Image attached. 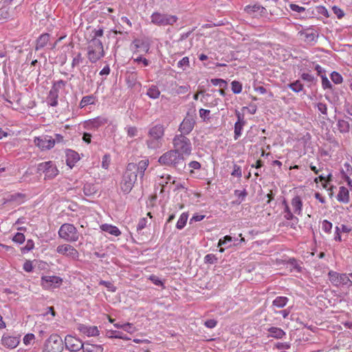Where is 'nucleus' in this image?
<instances>
[{"instance_id":"nucleus-6","label":"nucleus","mask_w":352,"mask_h":352,"mask_svg":"<svg viewBox=\"0 0 352 352\" xmlns=\"http://www.w3.org/2000/svg\"><path fill=\"white\" fill-rule=\"evenodd\" d=\"M136 182V172L129 170L128 167L126 166V170L123 173L120 182V190L124 194H129L132 190Z\"/></svg>"},{"instance_id":"nucleus-15","label":"nucleus","mask_w":352,"mask_h":352,"mask_svg":"<svg viewBox=\"0 0 352 352\" xmlns=\"http://www.w3.org/2000/svg\"><path fill=\"white\" fill-rule=\"evenodd\" d=\"M63 342L64 347L65 346L67 350L72 352H76L82 349L84 344L80 339L71 335L66 336Z\"/></svg>"},{"instance_id":"nucleus-36","label":"nucleus","mask_w":352,"mask_h":352,"mask_svg":"<svg viewBox=\"0 0 352 352\" xmlns=\"http://www.w3.org/2000/svg\"><path fill=\"white\" fill-rule=\"evenodd\" d=\"M161 179H164V181H162L160 184L162 186V190L164 189L165 185L168 184V183H170L172 184H175L176 181L173 179L171 175L166 174V175H162L160 176Z\"/></svg>"},{"instance_id":"nucleus-37","label":"nucleus","mask_w":352,"mask_h":352,"mask_svg":"<svg viewBox=\"0 0 352 352\" xmlns=\"http://www.w3.org/2000/svg\"><path fill=\"white\" fill-rule=\"evenodd\" d=\"M231 89L234 94H239L242 91L243 86L239 81L234 80L231 82Z\"/></svg>"},{"instance_id":"nucleus-1","label":"nucleus","mask_w":352,"mask_h":352,"mask_svg":"<svg viewBox=\"0 0 352 352\" xmlns=\"http://www.w3.org/2000/svg\"><path fill=\"white\" fill-rule=\"evenodd\" d=\"M165 128L162 124L151 126L148 132L146 144L149 149L156 150L162 147Z\"/></svg>"},{"instance_id":"nucleus-7","label":"nucleus","mask_w":352,"mask_h":352,"mask_svg":"<svg viewBox=\"0 0 352 352\" xmlns=\"http://www.w3.org/2000/svg\"><path fill=\"white\" fill-rule=\"evenodd\" d=\"M184 157L174 150L168 151L160 157L158 162L161 165L175 167L183 162Z\"/></svg>"},{"instance_id":"nucleus-27","label":"nucleus","mask_w":352,"mask_h":352,"mask_svg":"<svg viewBox=\"0 0 352 352\" xmlns=\"http://www.w3.org/2000/svg\"><path fill=\"white\" fill-rule=\"evenodd\" d=\"M50 36L47 33L40 35L36 40L35 50H38L45 47L50 41Z\"/></svg>"},{"instance_id":"nucleus-2","label":"nucleus","mask_w":352,"mask_h":352,"mask_svg":"<svg viewBox=\"0 0 352 352\" xmlns=\"http://www.w3.org/2000/svg\"><path fill=\"white\" fill-rule=\"evenodd\" d=\"M64 342L58 333L51 334L44 342L42 352H63Z\"/></svg>"},{"instance_id":"nucleus-10","label":"nucleus","mask_w":352,"mask_h":352,"mask_svg":"<svg viewBox=\"0 0 352 352\" xmlns=\"http://www.w3.org/2000/svg\"><path fill=\"white\" fill-rule=\"evenodd\" d=\"M33 142L34 145L41 151L50 150L55 146V140L54 138L47 135L34 137Z\"/></svg>"},{"instance_id":"nucleus-24","label":"nucleus","mask_w":352,"mask_h":352,"mask_svg":"<svg viewBox=\"0 0 352 352\" xmlns=\"http://www.w3.org/2000/svg\"><path fill=\"white\" fill-rule=\"evenodd\" d=\"M80 160L78 153L73 150H68L66 152V164L70 168L74 166L76 163Z\"/></svg>"},{"instance_id":"nucleus-54","label":"nucleus","mask_w":352,"mask_h":352,"mask_svg":"<svg viewBox=\"0 0 352 352\" xmlns=\"http://www.w3.org/2000/svg\"><path fill=\"white\" fill-rule=\"evenodd\" d=\"M33 268H34V267H33L32 261H29V260H27L23 265V269L26 272H32L33 270Z\"/></svg>"},{"instance_id":"nucleus-26","label":"nucleus","mask_w":352,"mask_h":352,"mask_svg":"<svg viewBox=\"0 0 352 352\" xmlns=\"http://www.w3.org/2000/svg\"><path fill=\"white\" fill-rule=\"evenodd\" d=\"M337 199L338 201L347 204L349 201V190L344 187L341 186L339 188V192L337 195Z\"/></svg>"},{"instance_id":"nucleus-41","label":"nucleus","mask_w":352,"mask_h":352,"mask_svg":"<svg viewBox=\"0 0 352 352\" xmlns=\"http://www.w3.org/2000/svg\"><path fill=\"white\" fill-rule=\"evenodd\" d=\"M65 86V82L63 80H60L56 81L53 83L51 91H55V92L58 94V91L60 89H63Z\"/></svg>"},{"instance_id":"nucleus-44","label":"nucleus","mask_w":352,"mask_h":352,"mask_svg":"<svg viewBox=\"0 0 352 352\" xmlns=\"http://www.w3.org/2000/svg\"><path fill=\"white\" fill-rule=\"evenodd\" d=\"M331 80L336 84L341 83L343 80L342 76L339 73L336 72H333L331 73Z\"/></svg>"},{"instance_id":"nucleus-34","label":"nucleus","mask_w":352,"mask_h":352,"mask_svg":"<svg viewBox=\"0 0 352 352\" xmlns=\"http://www.w3.org/2000/svg\"><path fill=\"white\" fill-rule=\"evenodd\" d=\"M288 302V298L285 296H278L273 301V305L278 308L285 307Z\"/></svg>"},{"instance_id":"nucleus-42","label":"nucleus","mask_w":352,"mask_h":352,"mask_svg":"<svg viewBox=\"0 0 352 352\" xmlns=\"http://www.w3.org/2000/svg\"><path fill=\"white\" fill-rule=\"evenodd\" d=\"M134 46L136 49L140 48V47H144L145 52H148L149 50V45L148 44H145L144 41H140L139 39H135L133 41Z\"/></svg>"},{"instance_id":"nucleus-12","label":"nucleus","mask_w":352,"mask_h":352,"mask_svg":"<svg viewBox=\"0 0 352 352\" xmlns=\"http://www.w3.org/2000/svg\"><path fill=\"white\" fill-rule=\"evenodd\" d=\"M328 276L330 282L334 286L352 285V281L346 274H340L334 271H330Z\"/></svg>"},{"instance_id":"nucleus-31","label":"nucleus","mask_w":352,"mask_h":352,"mask_svg":"<svg viewBox=\"0 0 352 352\" xmlns=\"http://www.w3.org/2000/svg\"><path fill=\"white\" fill-rule=\"evenodd\" d=\"M58 94L55 91H50L49 95L47 98L48 105L52 107H56L58 105Z\"/></svg>"},{"instance_id":"nucleus-19","label":"nucleus","mask_w":352,"mask_h":352,"mask_svg":"<svg viewBox=\"0 0 352 352\" xmlns=\"http://www.w3.org/2000/svg\"><path fill=\"white\" fill-rule=\"evenodd\" d=\"M107 121L108 120L106 118L98 116L86 121L85 126L91 130L98 129L99 127L107 124Z\"/></svg>"},{"instance_id":"nucleus-33","label":"nucleus","mask_w":352,"mask_h":352,"mask_svg":"<svg viewBox=\"0 0 352 352\" xmlns=\"http://www.w3.org/2000/svg\"><path fill=\"white\" fill-rule=\"evenodd\" d=\"M96 98L94 96H86L82 97L80 102V107L84 108L89 104H93L95 103Z\"/></svg>"},{"instance_id":"nucleus-62","label":"nucleus","mask_w":352,"mask_h":352,"mask_svg":"<svg viewBox=\"0 0 352 352\" xmlns=\"http://www.w3.org/2000/svg\"><path fill=\"white\" fill-rule=\"evenodd\" d=\"M189 58L187 56L184 57L182 60H180L178 63V67L182 68L183 67H188L189 66Z\"/></svg>"},{"instance_id":"nucleus-5","label":"nucleus","mask_w":352,"mask_h":352,"mask_svg":"<svg viewBox=\"0 0 352 352\" xmlns=\"http://www.w3.org/2000/svg\"><path fill=\"white\" fill-rule=\"evenodd\" d=\"M58 236L68 242H76L79 239L76 228L71 223L63 224L58 232Z\"/></svg>"},{"instance_id":"nucleus-16","label":"nucleus","mask_w":352,"mask_h":352,"mask_svg":"<svg viewBox=\"0 0 352 352\" xmlns=\"http://www.w3.org/2000/svg\"><path fill=\"white\" fill-rule=\"evenodd\" d=\"M21 341V336H11L10 334H3L1 338V344L7 349H15L18 346Z\"/></svg>"},{"instance_id":"nucleus-9","label":"nucleus","mask_w":352,"mask_h":352,"mask_svg":"<svg viewBox=\"0 0 352 352\" xmlns=\"http://www.w3.org/2000/svg\"><path fill=\"white\" fill-rule=\"evenodd\" d=\"M151 19L152 23L159 26L173 25L177 20V17L175 15L162 14L157 12H153Z\"/></svg>"},{"instance_id":"nucleus-57","label":"nucleus","mask_w":352,"mask_h":352,"mask_svg":"<svg viewBox=\"0 0 352 352\" xmlns=\"http://www.w3.org/2000/svg\"><path fill=\"white\" fill-rule=\"evenodd\" d=\"M210 111L205 109H201L199 110V116L204 120H208L210 118Z\"/></svg>"},{"instance_id":"nucleus-56","label":"nucleus","mask_w":352,"mask_h":352,"mask_svg":"<svg viewBox=\"0 0 352 352\" xmlns=\"http://www.w3.org/2000/svg\"><path fill=\"white\" fill-rule=\"evenodd\" d=\"M231 175L234 177H241L242 175L241 167L239 165L234 164Z\"/></svg>"},{"instance_id":"nucleus-39","label":"nucleus","mask_w":352,"mask_h":352,"mask_svg":"<svg viewBox=\"0 0 352 352\" xmlns=\"http://www.w3.org/2000/svg\"><path fill=\"white\" fill-rule=\"evenodd\" d=\"M288 86L293 91L296 93L300 92L303 89V85L300 80H296L295 82L290 83Z\"/></svg>"},{"instance_id":"nucleus-14","label":"nucleus","mask_w":352,"mask_h":352,"mask_svg":"<svg viewBox=\"0 0 352 352\" xmlns=\"http://www.w3.org/2000/svg\"><path fill=\"white\" fill-rule=\"evenodd\" d=\"M149 165V160L144 159L139 161L138 163H129L127 164L128 170L132 172H137V175H139L140 178L142 179L144 176V173L148 168Z\"/></svg>"},{"instance_id":"nucleus-22","label":"nucleus","mask_w":352,"mask_h":352,"mask_svg":"<svg viewBox=\"0 0 352 352\" xmlns=\"http://www.w3.org/2000/svg\"><path fill=\"white\" fill-rule=\"evenodd\" d=\"M236 114L237 116V121L234 124V138L235 140H238L241 137L243 126L245 123V122L243 120V116L239 111H236Z\"/></svg>"},{"instance_id":"nucleus-58","label":"nucleus","mask_w":352,"mask_h":352,"mask_svg":"<svg viewBox=\"0 0 352 352\" xmlns=\"http://www.w3.org/2000/svg\"><path fill=\"white\" fill-rule=\"evenodd\" d=\"M34 247V244L32 240H28L26 243V245L21 248L22 252L25 253V252H28L32 250Z\"/></svg>"},{"instance_id":"nucleus-20","label":"nucleus","mask_w":352,"mask_h":352,"mask_svg":"<svg viewBox=\"0 0 352 352\" xmlns=\"http://www.w3.org/2000/svg\"><path fill=\"white\" fill-rule=\"evenodd\" d=\"M336 127L341 133H349L352 128V118L346 117L344 119H339L336 123Z\"/></svg>"},{"instance_id":"nucleus-29","label":"nucleus","mask_w":352,"mask_h":352,"mask_svg":"<svg viewBox=\"0 0 352 352\" xmlns=\"http://www.w3.org/2000/svg\"><path fill=\"white\" fill-rule=\"evenodd\" d=\"M82 352H103V347L100 344L84 343L82 347Z\"/></svg>"},{"instance_id":"nucleus-23","label":"nucleus","mask_w":352,"mask_h":352,"mask_svg":"<svg viewBox=\"0 0 352 352\" xmlns=\"http://www.w3.org/2000/svg\"><path fill=\"white\" fill-rule=\"evenodd\" d=\"M78 329L79 331L88 336H96L99 334V330L96 326H89L86 324H80Z\"/></svg>"},{"instance_id":"nucleus-13","label":"nucleus","mask_w":352,"mask_h":352,"mask_svg":"<svg viewBox=\"0 0 352 352\" xmlns=\"http://www.w3.org/2000/svg\"><path fill=\"white\" fill-rule=\"evenodd\" d=\"M38 170L45 173V177L52 179L58 174L56 166L52 162L47 161L38 164Z\"/></svg>"},{"instance_id":"nucleus-53","label":"nucleus","mask_w":352,"mask_h":352,"mask_svg":"<svg viewBox=\"0 0 352 352\" xmlns=\"http://www.w3.org/2000/svg\"><path fill=\"white\" fill-rule=\"evenodd\" d=\"M217 261V257L215 256V255H214L212 254H208L206 255L204 257V261H205V263H207L213 264Z\"/></svg>"},{"instance_id":"nucleus-11","label":"nucleus","mask_w":352,"mask_h":352,"mask_svg":"<svg viewBox=\"0 0 352 352\" xmlns=\"http://www.w3.org/2000/svg\"><path fill=\"white\" fill-rule=\"evenodd\" d=\"M63 283L61 277L58 276H43L41 278V285L44 289H53L59 288Z\"/></svg>"},{"instance_id":"nucleus-48","label":"nucleus","mask_w":352,"mask_h":352,"mask_svg":"<svg viewBox=\"0 0 352 352\" xmlns=\"http://www.w3.org/2000/svg\"><path fill=\"white\" fill-rule=\"evenodd\" d=\"M316 10L317 11L318 14H321L327 18L329 16L327 9L323 6H316Z\"/></svg>"},{"instance_id":"nucleus-4","label":"nucleus","mask_w":352,"mask_h":352,"mask_svg":"<svg viewBox=\"0 0 352 352\" xmlns=\"http://www.w3.org/2000/svg\"><path fill=\"white\" fill-rule=\"evenodd\" d=\"M174 151L184 155H190L192 146L190 140L182 134L176 135L173 140Z\"/></svg>"},{"instance_id":"nucleus-63","label":"nucleus","mask_w":352,"mask_h":352,"mask_svg":"<svg viewBox=\"0 0 352 352\" xmlns=\"http://www.w3.org/2000/svg\"><path fill=\"white\" fill-rule=\"evenodd\" d=\"M289 7L292 11L299 12V13L302 12L305 10V8L304 7L300 6L297 4L292 3V4H290Z\"/></svg>"},{"instance_id":"nucleus-8","label":"nucleus","mask_w":352,"mask_h":352,"mask_svg":"<svg viewBox=\"0 0 352 352\" xmlns=\"http://www.w3.org/2000/svg\"><path fill=\"white\" fill-rule=\"evenodd\" d=\"M56 253L69 260L78 261L80 254L78 251L72 245L69 243H62L57 246Z\"/></svg>"},{"instance_id":"nucleus-38","label":"nucleus","mask_w":352,"mask_h":352,"mask_svg":"<svg viewBox=\"0 0 352 352\" xmlns=\"http://www.w3.org/2000/svg\"><path fill=\"white\" fill-rule=\"evenodd\" d=\"M283 204L285 205L284 217L287 220H293L294 219L297 220V218L294 216L293 213L290 210V208H289L288 204H287V202L285 201H283Z\"/></svg>"},{"instance_id":"nucleus-17","label":"nucleus","mask_w":352,"mask_h":352,"mask_svg":"<svg viewBox=\"0 0 352 352\" xmlns=\"http://www.w3.org/2000/svg\"><path fill=\"white\" fill-rule=\"evenodd\" d=\"M195 120L192 116L188 115L184 118L179 126V131L181 134L188 135L194 129Z\"/></svg>"},{"instance_id":"nucleus-60","label":"nucleus","mask_w":352,"mask_h":352,"mask_svg":"<svg viewBox=\"0 0 352 352\" xmlns=\"http://www.w3.org/2000/svg\"><path fill=\"white\" fill-rule=\"evenodd\" d=\"M274 346L278 350H285L289 349L290 348V344L287 342H278L275 344Z\"/></svg>"},{"instance_id":"nucleus-18","label":"nucleus","mask_w":352,"mask_h":352,"mask_svg":"<svg viewBox=\"0 0 352 352\" xmlns=\"http://www.w3.org/2000/svg\"><path fill=\"white\" fill-rule=\"evenodd\" d=\"M244 10L253 16H263L266 14V9L259 4L248 5L245 7Z\"/></svg>"},{"instance_id":"nucleus-50","label":"nucleus","mask_w":352,"mask_h":352,"mask_svg":"<svg viewBox=\"0 0 352 352\" xmlns=\"http://www.w3.org/2000/svg\"><path fill=\"white\" fill-rule=\"evenodd\" d=\"M314 182L316 184H318L319 182H321L323 188H327V183L329 182V179L327 178L324 176L320 175L319 177L315 178Z\"/></svg>"},{"instance_id":"nucleus-59","label":"nucleus","mask_w":352,"mask_h":352,"mask_svg":"<svg viewBox=\"0 0 352 352\" xmlns=\"http://www.w3.org/2000/svg\"><path fill=\"white\" fill-rule=\"evenodd\" d=\"M149 280H151L152 283L155 285L164 286L163 282L161 280H160V278L155 275H151L149 276Z\"/></svg>"},{"instance_id":"nucleus-40","label":"nucleus","mask_w":352,"mask_h":352,"mask_svg":"<svg viewBox=\"0 0 352 352\" xmlns=\"http://www.w3.org/2000/svg\"><path fill=\"white\" fill-rule=\"evenodd\" d=\"M36 337L33 333H27L23 338V342L25 345H30L34 343Z\"/></svg>"},{"instance_id":"nucleus-30","label":"nucleus","mask_w":352,"mask_h":352,"mask_svg":"<svg viewBox=\"0 0 352 352\" xmlns=\"http://www.w3.org/2000/svg\"><path fill=\"white\" fill-rule=\"evenodd\" d=\"M268 331L270 332L269 336L276 338V339H280V338H283V336H285V332L283 329H281L280 328H278V327H270L268 329Z\"/></svg>"},{"instance_id":"nucleus-46","label":"nucleus","mask_w":352,"mask_h":352,"mask_svg":"<svg viewBox=\"0 0 352 352\" xmlns=\"http://www.w3.org/2000/svg\"><path fill=\"white\" fill-rule=\"evenodd\" d=\"M100 285H104L108 289V291L111 292H115L116 291V287L109 281L100 280Z\"/></svg>"},{"instance_id":"nucleus-43","label":"nucleus","mask_w":352,"mask_h":352,"mask_svg":"<svg viewBox=\"0 0 352 352\" xmlns=\"http://www.w3.org/2000/svg\"><path fill=\"white\" fill-rule=\"evenodd\" d=\"M210 82L214 86H219L220 87H226L227 86V82L221 78H212L210 80Z\"/></svg>"},{"instance_id":"nucleus-35","label":"nucleus","mask_w":352,"mask_h":352,"mask_svg":"<svg viewBox=\"0 0 352 352\" xmlns=\"http://www.w3.org/2000/svg\"><path fill=\"white\" fill-rule=\"evenodd\" d=\"M188 218V215L187 213H186V212L182 213L180 215V217L177 222V224H176L177 228L179 230H182V228H184L186 224Z\"/></svg>"},{"instance_id":"nucleus-45","label":"nucleus","mask_w":352,"mask_h":352,"mask_svg":"<svg viewBox=\"0 0 352 352\" xmlns=\"http://www.w3.org/2000/svg\"><path fill=\"white\" fill-rule=\"evenodd\" d=\"M82 57L81 53L78 52L74 58L72 62V66L73 67L79 65L82 62Z\"/></svg>"},{"instance_id":"nucleus-25","label":"nucleus","mask_w":352,"mask_h":352,"mask_svg":"<svg viewBox=\"0 0 352 352\" xmlns=\"http://www.w3.org/2000/svg\"><path fill=\"white\" fill-rule=\"evenodd\" d=\"M291 205L295 214L298 215H300L302 214V201L300 196L296 195L293 197L291 201Z\"/></svg>"},{"instance_id":"nucleus-55","label":"nucleus","mask_w":352,"mask_h":352,"mask_svg":"<svg viewBox=\"0 0 352 352\" xmlns=\"http://www.w3.org/2000/svg\"><path fill=\"white\" fill-rule=\"evenodd\" d=\"M128 136L133 138L138 135V130L135 126H129L126 129Z\"/></svg>"},{"instance_id":"nucleus-32","label":"nucleus","mask_w":352,"mask_h":352,"mask_svg":"<svg viewBox=\"0 0 352 352\" xmlns=\"http://www.w3.org/2000/svg\"><path fill=\"white\" fill-rule=\"evenodd\" d=\"M146 95L153 99H157L160 95V91L156 85H151L147 90Z\"/></svg>"},{"instance_id":"nucleus-64","label":"nucleus","mask_w":352,"mask_h":352,"mask_svg":"<svg viewBox=\"0 0 352 352\" xmlns=\"http://www.w3.org/2000/svg\"><path fill=\"white\" fill-rule=\"evenodd\" d=\"M217 321L214 319L207 320L204 322V325L206 327L210 328V329L214 328L217 326Z\"/></svg>"},{"instance_id":"nucleus-51","label":"nucleus","mask_w":352,"mask_h":352,"mask_svg":"<svg viewBox=\"0 0 352 352\" xmlns=\"http://www.w3.org/2000/svg\"><path fill=\"white\" fill-rule=\"evenodd\" d=\"M332 10L339 19H342L344 16V11L337 6H333L332 7Z\"/></svg>"},{"instance_id":"nucleus-3","label":"nucleus","mask_w":352,"mask_h":352,"mask_svg":"<svg viewBox=\"0 0 352 352\" xmlns=\"http://www.w3.org/2000/svg\"><path fill=\"white\" fill-rule=\"evenodd\" d=\"M104 56L102 42L97 38H92L87 47V58L90 62L94 63Z\"/></svg>"},{"instance_id":"nucleus-49","label":"nucleus","mask_w":352,"mask_h":352,"mask_svg":"<svg viewBox=\"0 0 352 352\" xmlns=\"http://www.w3.org/2000/svg\"><path fill=\"white\" fill-rule=\"evenodd\" d=\"M14 242L19 244L23 243L25 241V236L23 233L17 232L12 238Z\"/></svg>"},{"instance_id":"nucleus-21","label":"nucleus","mask_w":352,"mask_h":352,"mask_svg":"<svg viewBox=\"0 0 352 352\" xmlns=\"http://www.w3.org/2000/svg\"><path fill=\"white\" fill-rule=\"evenodd\" d=\"M299 34L301 38L307 43L315 42L318 36L317 32L311 28L301 31Z\"/></svg>"},{"instance_id":"nucleus-28","label":"nucleus","mask_w":352,"mask_h":352,"mask_svg":"<svg viewBox=\"0 0 352 352\" xmlns=\"http://www.w3.org/2000/svg\"><path fill=\"white\" fill-rule=\"evenodd\" d=\"M100 229L102 231L108 232L109 234L113 235L115 236H118L121 234L120 230L116 226L111 224H102L100 226Z\"/></svg>"},{"instance_id":"nucleus-61","label":"nucleus","mask_w":352,"mask_h":352,"mask_svg":"<svg viewBox=\"0 0 352 352\" xmlns=\"http://www.w3.org/2000/svg\"><path fill=\"white\" fill-rule=\"evenodd\" d=\"M317 107L318 111L324 115H327V107L325 103L323 102H318L317 104Z\"/></svg>"},{"instance_id":"nucleus-52","label":"nucleus","mask_w":352,"mask_h":352,"mask_svg":"<svg viewBox=\"0 0 352 352\" xmlns=\"http://www.w3.org/2000/svg\"><path fill=\"white\" fill-rule=\"evenodd\" d=\"M111 162V157L109 154H106L102 157V167L104 169H108Z\"/></svg>"},{"instance_id":"nucleus-47","label":"nucleus","mask_w":352,"mask_h":352,"mask_svg":"<svg viewBox=\"0 0 352 352\" xmlns=\"http://www.w3.org/2000/svg\"><path fill=\"white\" fill-rule=\"evenodd\" d=\"M322 229L326 233H329L332 229V223L327 220H324L322 222Z\"/></svg>"}]
</instances>
